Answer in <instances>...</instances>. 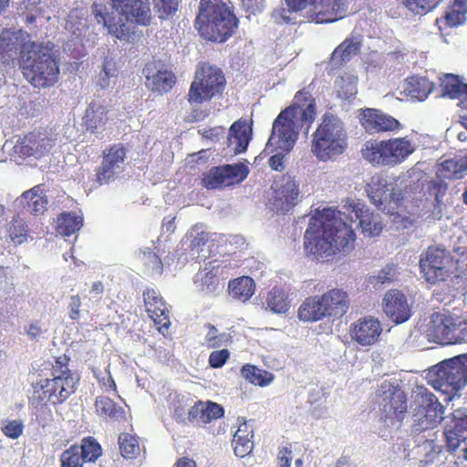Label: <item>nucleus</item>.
<instances>
[{"mask_svg":"<svg viewBox=\"0 0 467 467\" xmlns=\"http://www.w3.org/2000/svg\"><path fill=\"white\" fill-rule=\"evenodd\" d=\"M357 220L358 226L368 237L379 235L383 229L379 216L364 209V205L353 206L348 215L338 210L324 209L318 216H313L309 220L304 236L306 252L320 257H328L351 249L355 241L351 223Z\"/></svg>","mask_w":467,"mask_h":467,"instance_id":"obj_1","label":"nucleus"},{"mask_svg":"<svg viewBox=\"0 0 467 467\" xmlns=\"http://www.w3.org/2000/svg\"><path fill=\"white\" fill-rule=\"evenodd\" d=\"M316 117V104L311 95L305 90L297 92L292 106L279 113L274 120L271 136L266 149L275 148L276 152L268 160L269 166L275 171L285 169V153L289 152L303 131L307 134Z\"/></svg>","mask_w":467,"mask_h":467,"instance_id":"obj_2","label":"nucleus"},{"mask_svg":"<svg viewBox=\"0 0 467 467\" xmlns=\"http://www.w3.org/2000/svg\"><path fill=\"white\" fill-rule=\"evenodd\" d=\"M18 65L24 78L35 88L52 87L58 80V60L50 43H25L20 48Z\"/></svg>","mask_w":467,"mask_h":467,"instance_id":"obj_3","label":"nucleus"},{"mask_svg":"<svg viewBox=\"0 0 467 467\" xmlns=\"http://www.w3.org/2000/svg\"><path fill=\"white\" fill-rule=\"evenodd\" d=\"M238 24L230 1L200 0L195 26L202 37L223 43L233 36Z\"/></svg>","mask_w":467,"mask_h":467,"instance_id":"obj_4","label":"nucleus"},{"mask_svg":"<svg viewBox=\"0 0 467 467\" xmlns=\"http://www.w3.org/2000/svg\"><path fill=\"white\" fill-rule=\"evenodd\" d=\"M347 132L340 119L326 113L314 133L312 151L320 161H327L343 153L347 148Z\"/></svg>","mask_w":467,"mask_h":467,"instance_id":"obj_5","label":"nucleus"},{"mask_svg":"<svg viewBox=\"0 0 467 467\" xmlns=\"http://www.w3.org/2000/svg\"><path fill=\"white\" fill-rule=\"evenodd\" d=\"M59 371L53 374L52 379H46L34 385L33 400L37 405L44 406L50 402L53 405L61 404L67 400L76 390L79 380L76 373L70 371L65 364L59 360Z\"/></svg>","mask_w":467,"mask_h":467,"instance_id":"obj_6","label":"nucleus"},{"mask_svg":"<svg viewBox=\"0 0 467 467\" xmlns=\"http://www.w3.org/2000/svg\"><path fill=\"white\" fill-rule=\"evenodd\" d=\"M413 151L414 147L406 138L367 141L361 150L363 158L370 163L389 166L401 163Z\"/></svg>","mask_w":467,"mask_h":467,"instance_id":"obj_7","label":"nucleus"},{"mask_svg":"<svg viewBox=\"0 0 467 467\" xmlns=\"http://www.w3.org/2000/svg\"><path fill=\"white\" fill-rule=\"evenodd\" d=\"M225 78L223 71L215 66L202 64L195 72L192 82L188 101L192 106L210 100L215 95L223 92Z\"/></svg>","mask_w":467,"mask_h":467,"instance_id":"obj_8","label":"nucleus"},{"mask_svg":"<svg viewBox=\"0 0 467 467\" xmlns=\"http://www.w3.org/2000/svg\"><path fill=\"white\" fill-rule=\"evenodd\" d=\"M413 432H424L437 426L443 419L444 408L437 397L425 388H419L414 395Z\"/></svg>","mask_w":467,"mask_h":467,"instance_id":"obj_9","label":"nucleus"},{"mask_svg":"<svg viewBox=\"0 0 467 467\" xmlns=\"http://www.w3.org/2000/svg\"><path fill=\"white\" fill-rule=\"evenodd\" d=\"M432 371L438 389L444 393L458 392L467 385V353L442 360Z\"/></svg>","mask_w":467,"mask_h":467,"instance_id":"obj_10","label":"nucleus"},{"mask_svg":"<svg viewBox=\"0 0 467 467\" xmlns=\"http://www.w3.org/2000/svg\"><path fill=\"white\" fill-rule=\"evenodd\" d=\"M55 145V140L47 131H32L19 138L11 147V156L16 162L26 160H39L48 153Z\"/></svg>","mask_w":467,"mask_h":467,"instance_id":"obj_11","label":"nucleus"},{"mask_svg":"<svg viewBox=\"0 0 467 467\" xmlns=\"http://www.w3.org/2000/svg\"><path fill=\"white\" fill-rule=\"evenodd\" d=\"M126 158L127 149L122 144H115L104 150L102 161L95 170L92 187L97 189L119 180L125 170Z\"/></svg>","mask_w":467,"mask_h":467,"instance_id":"obj_12","label":"nucleus"},{"mask_svg":"<svg viewBox=\"0 0 467 467\" xmlns=\"http://www.w3.org/2000/svg\"><path fill=\"white\" fill-rule=\"evenodd\" d=\"M381 418L385 423L394 425L400 422L407 412V398L404 391L397 385L383 381L379 389Z\"/></svg>","mask_w":467,"mask_h":467,"instance_id":"obj_13","label":"nucleus"},{"mask_svg":"<svg viewBox=\"0 0 467 467\" xmlns=\"http://www.w3.org/2000/svg\"><path fill=\"white\" fill-rule=\"evenodd\" d=\"M370 201L379 211L386 214H394L403 199L402 192L396 190L394 183L388 182L382 175H374L367 185Z\"/></svg>","mask_w":467,"mask_h":467,"instance_id":"obj_14","label":"nucleus"},{"mask_svg":"<svg viewBox=\"0 0 467 467\" xmlns=\"http://www.w3.org/2000/svg\"><path fill=\"white\" fill-rule=\"evenodd\" d=\"M452 260L443 248L429 247L420 260V271L430 284L446 282Z\"/></svg>","mask_w":467,"mask_h":467,"instance_id":"obj_15","label":"nucleus"},{"mask_svg":"<svg viewBox=\"0 0 467 467\" xmlns=\"http://www.w3.org/2000/svg\"><path fill=\"white\" fill-rule=\"evenodd\" d=\"M273 196L269 199L268 208L276 213H286L291 211L300 201L299 183L292 176H283L280 181H275L272 186Z\"/></svg>","mask_w":467,"mask_h":467,"instance_id":"obj_16","label":"nucleus"},{"mask_svg":"<svg viewBox=\"0 0 467 467\" xmlns=\"http://www.w3.org/2000/svg\"><path fill=\"white\" fill-rule=\"evenodd\" d=\"M117 5L112 1L95 0L91 5V12L98 24H102L108 28L110 35L119 39H126L129 36V27L121 17L116 18Z\"/></svg>","mask_w":467,"mask_h":467,"instance_id":"obj_17","label":"nucleus"},{"mask_svg":"<svg viewBox=\"0 0 467 467\" xmlns=\"http://www.w3.org/2000/svg\"><path fill=\"white\" fill-rule=\"evenodd\" d=\"M440 82L442 97L460 100V122L467 130V84L453 74H444Z\"/></svg>","mask_w":467,"mask_h":467,"instance_id":"obj_18","label":"nucleus"},{"mask_svg":"<svg viewBox=\"0 0 467 467\" xmlns=\"http://www.w3.org/2000/svg\"><path fill=\"white\" fill-rule=\"evenodd\" d=\"M142 73L146 78V87L159 94L167 93L176 81L174 74L168 69H164L163 66L156 61L146 64Z\"/></svg>","mask_w":467,"mask_h":467,"instance_id":"obj_19","label":"nucleus"},{"mask_svg":"<svg viewBox=\"0 0 467 467\" xmlns=\"http://www.w3.org/2000/svg\"><path fill=\"white\" fill-rule=\"evenodd\" d=\"M119 10L128 22L140 26H150L157 17L150 0H126Z\"/></svg>","mask_w":467,"mask_h":467,"instance_id":"obj_20","label":"nucleus"},{"mask_svg":"<svg viewBox=\"0 0 467 467\" xmlns=\"http://www.w3.org/2000/svg\"><path fill=\"white\" fill-rule=\"evenodd\" d=\"M385 314L396 324L406 322L411 316L407 296L400 290L392 289L383 298Z\"/></svg>","mask_w":467,"mask_h":467,"instance_id":"obj_21","label":"nucleus"},{"mask_svg":"<svg viewBox=\"0 0 467 467\" xmlns=\"http://www.w3.org/2000/svg\"><path fill=\"white\" fill-rule=\"evenodd\" d=\"M349 0H319L314 6L312 20L317 24L333 23L344 18L348 13Z\"/></svg>","mask_w":467,"mask_h":467,"instance_id":"obj_22","label":"nucleus"},{"mask_svg":"<svg viewBox=\"0 0 467 467\" xmlns=\"http://www.w3.org/2000/svg\"><path fill=\"white\" fill-rule=\"evenodd\" d=\"M360 123L369 133L393 131L400 128V123L396 119L376 109H364Z\"/></svg>","mask_w":467,"mask_h":467,"instance_id":"obj_23","label":"nucleus"},{"mask_svg":"<svg viewBox=\"0 0 467 467\" xmlns=\"http://www.w3.org/2000/svg\"><path fill=\"white\" fill-rule=\"evenodd\" d=\"M447 447L456 451L462 442L467 440V408L459 409L452 412L451 423L445 428Z\"/></svg>","mask_w":467,"mask_h":467,"instance_id":"obj_24","label":"nucleus"},{"mask_svg":"<svg viewBox=\"0 0 467 467\" xmlns=\"http://www.w3.org/2000/svg\"><path fill=\"white\" fill-rule=\"evenodd\" d=\"M381 331V325L378 319L366 317L352 325L350 335L361 346H370L378 340Z\"/></svg>","mask_w":467,"mask_h":467,"instance_id":"obj_25","label":"nucleus"},{"mask_svg":"<svg viewBox=\"0 0 467 467\" xmlns=\"http://www.w3.org/2000/svg\"><path fill=\"white\" fill-rule=\"evenodd\" d=\"M22 209L34 216L43 214L48 205V198L41 185H36L26 191L16 200Z\"/></svg>","mask_w":467,"mask_h":467,"instance_id":"obj_26","label":"nucleus"},{"mask_svg":"<svg viewBox=\"0 0 467 467\" xmlns=\"http://www.w3.org/2000/svg\"><path fill=\"white\" fill-rule=\"evenodd\" d=\"M18 37L10 30L0 34V64L5 67H14L18 64L20 56Z\"/></svg>","mask_w":467,"mask_h":467,"instance_id":"obj_27","label":"nucleus"},{"mask_svg":"<svg viewBox=\"0 0 467 467\" xmlns=\"http://www.w3.org/2000/svg\"><path fill=\"white\" fill-rule=\"evenodd\" d=\"M321 297L329 317H342L350 305L348 293L340 288L330 289Z\"/></svg>","mask_w":467,"mask_h":467,"instance_id":"obj_28","label":"nucleus"},{"mask_svg":"<svg viewBox=\"0 0 467 467\" xmlns=\"http://www.w3.org/2000/svg\"><path fill=\"white\" fill-rule=\"evenodd\" d=\"M450 313L451 311L445 308L433 312L427 325L428 336L431 337L433 341L442 345H445L446 337L450 335L448 328Z\"/></svg>","mask_w":467,"mask_h":467,"instance_id":"obj_29","label":"nucleus"},{"mask_svg":"<svg viewBox=\"0 0 467 467\" xmlns=\"http://www.w3.org/2000/svg\"><path fill=\"white\" fill-rule=\"evenodd\" d=\"M107 112L103 105L91 101L83 118L87 130L99 137V134H101L104 130V126L108 120Z\"/></svg>","mask_w":467,"mask_h":467,"instance_id":"obj_30","label":"nucleus"},{"mask_svg":"<svg viewBox=\"0 0 467 467\" xmlns=\"http://www.w3.org/2000/svg\"><path fill=\"white\" fill-rule=\"evenodd\" d=\"M254 428L246 420H243L233 439L234 453L237 457L243 458L252 452L254 449Z\"/></svg>","mask_w":467,"mask_h":467,"instance_id":"obj_31","label":"nucleus"},{"mask_svg":"<svg viewBox=\"0 0 467 467\" xmlns=\"http://www.w3.org/2000/svg\"><path fill=\"white\" fill-rule=\"evenodd\" d=\"M448 327L450 335L446 337L445 345L467 342V318L462 315L460 310L451 311Z\"/></svg>","mask_w":467,"mask_h":467,"instance_id":"obj_32","label":"nucleus"},{"mask_svg":"<svg viewBox=\"0 0 467 467\" xmlns=\"http://www.w3.org/2000/svg\"><path fill=\"white\" fill-rule=\"evenodd\" d=\"M315 0H285L286 7L276 8L272 12V18L276 24H294L299 11L304 10Z\"/></svg>","mask_w":467,"mask_h":467,"instance_id":"obj_33","label":"nucleus"},{"mask_svg":"<svg viewBox=\"0 0 467 467\" xmlns=\"http://www.w3.org/2000/svg\"><path fill=\"white\" fill-rule=\"evenodd\" d=\"M252 129L245 120H237L232 124L228 133V144L234 145V151L241 153L246 150L251 140Z\"/></svg>","mask_w":467,"mask_h":467,"instance_id":"obj_34","label":"nucleus"},{"mask_svg":"<svg viewBox=\"0 0 467 467\" xmlns=\"http://www.w3.org/2000/svg\"><path fill=\"white\" fill-rule=\"evenodd\" d=\"M437 174L439 177L458 180L467 174V152L459 154L453 159L445 160L441 163Z\"/></svg>","mask_w":467,"mask_h":467,"instance_id":"obj_35","label":"nucleus"},{"mask_svg":"<svg viewBox=\"0 0 467 467\" xmlns=\"http://www.w3.org/2000/svg\"><path fill=\"white\" fill-rule=\"evenodd\" d=\"M434 84L426 77L412 76L404 83V93L413 100L423 101L433 90Z\"/></svg>","mask_w":467,"mask_h":467,"instance_id":"obj_36","label":"nucleus"},{"mask_svg":"<svg viewBox=\"0 0 467 467\" xmlns=\"http://www.w3.org/2000/svg\"><path fill=\"white\" fill-rule=\"evenodd\" d=\"M321 296H311L305 300L298 309V317L300 320L307 322L318 321L326 317H329Z\"/></svg>","mask_w":467,"mask_h":467,"instance_id":"obj_37","label":"nucleus"},{"mask_svg":"<svg viewBox=\"0 0 467 467\" xmlns=\"http://www.w3.org/2000/svg\"><path fill=\"white\" fill-rule=\"evenodd\" d=\"M422 432H413L412 438L404 444L405 457L409 460H419L425 455V452L433 445L434 440L427 438Z\"/></svg>","mask_w":467,"mask_h":467,"instance_id":"obj_38","label":"nucleus"},{"mask_svg":"<svg viewBox=\"0 0 467 467\" xmlns=\"http://www.w3.org/2000/svg\"><path fill=\"white\" fill-rule=\"evenodd\" d=\"M360 49L358 37L347 38L332 53L331 62L335 67H339L350 60Z\"/></svg>","mask_w":467,"mask_h":467,"instance_id":"obj_39","label":"nucleus"},{"mask_svg":"<svg viewBox=\"0 0 467 467\" xmlns=\"http://www.w3.org/2000/svg\"><path fill=\"white\" fill-rule=\"evenodd\" d=\"M228 288L234 298L245 302L254 295L255 284L253 278L242 276L231 281Z\"/></svg>","mask_w":467,"mask_h":467,"instance_id":"obj_40","label":"nucleus"},{"mask_svg":"<svg viewBox=\"0 0 467 467\" xmlns=\"http://www.w3.org/2000/svg\"><path fill=\"white\" fill-rule=\"evenodd\" d=\"M95 409L100 417L114 420H121L125 417L124 410L118 406L111 399L106 396L97 397Z\"/></svg>","mask_w":467,"mask_h":467,"instance_id":"obj_41","label":"nucleus"},{"mask_svg":"<svg viewBox=\"0 0 467 467\" xmlns=\"http://www.w3.org/2000/svg\"><path fill=\"white\" fill-rule=\"evenodd\" d=\"M83 225V217L72 213H64L57 218V233L63 236H70Z\"/></svg>","mask_w":467,"mask_h":467,"instance_id":"obj_42","label":"nucleus"},{"mask_svg":"<svg viewBox=\"0 0 467 467\" xmlns=\"http://www.w3.org/2000/svg\"><path fill=\"white\" fill-rule=\"evenodd\" d=\"M7 232L10 240L15 244H22L27 241L29 229L25 219L19 215L14 216L8 224Z\"/></svg>","mask_w":467,"mask_h":467,"instance_id":"obj_43","label":"nucleus"},{"mask_svg":"<svg viewBox=\"0 0 467 467\" xmlns=\"http://www.w3.org/2000/svg\"><path fill=\"white\" fill-rule=\"evenodd\" d=\"M266 305L274 313H285L289 308L288 296L282 288L274 287L267 294Z\"/></svg>","mask_w":467,"mask_h":467,"instance_id":"obj_44","label":"nucleus"},{"mask_svg":"<svg viewBox=\"0 0 467 467\" xmlns=\"http://www.w3.org/2000/svg\"><path fill=\"white\" fill-rule=\"evenodd\" d=\"M467 13V0H453L452 6L446 11L444 19L450 26H458L465 23Z\"/></svg>","mask_w":467,"mask_h":467,"instance_id":"obj_45","label":"nucleus"},{"mask_svg":"<svg viewBox=\"0 0 467 467\" xmlns=\"http://www.w3.org/2000/svg\"><path fill=\"white\" fill-rule=\"evenodd\" d=\"M150 2L157 17L164 21L172 18L176 15L182 0H151Z\"/></svg>","mask_w":467,"mask_h":467,"instance_id":"obj_46","label":"nucleus"},{"mask_svg":"<svg viewBox=\"0 0 467 467\" xmlns=\"http://www.w3.org/2000/svg\"><path fill=\"white\" fill-rule=\"evenodd\" d=\"M202 185L208 189H217L223 186H229L223 166L213 167L202 177Z\"/></svg>","mask_w":467,"mask_h":467,"instance_id":"obj_47","label":"nucleus"},{"mask_svg":"<svg viewBox=\"0 0 467 467\" xmlns=\"http://www.w3.org/2000/svg\"><path fill=\"white\" fill-rule=\"evenodd\" d=\"M118 77V68L112 58L105 57L101 71L97 79V85L101 88H109L112 82H115Z\"/></svg>","mask_w":467,"mask_h":467,"instance_id":"obj_48","label":"nucleus"},{"mask_svg":"<svg viewBox=\"0 0 467 467\" xmlns=\"http://www.w3.org/2000/svg\"><path fill=\"white\" fill-rule=\"evenodd\" d=\"M78 449L83 462H94L102 453L101 446L92 437L84 438L82 444L78 446Z\"/></svg>","mask_w":467,"mask_h":467,"instance_id":"obj_49","label":"nucleus"},{"mask_svg":"<svg viewBox=\"0 0 467 467\" xmlns=\"http://www.w3.org/2000/svg\"><path fill=\"white\" fill-rule=\"evenodd\" d=\"M241 373L242 376L250 383L258 386L267 385L273 378L271 374H268L266 371L261 370L253 365L244 366Z\"/></svg>","mask_w":467,"mask_h":467,"instance_id":"obj_50","label":"nucleus"},{"mask_svg":"<svg viewBox=\"0 0 467 467\" xmlns=\"http://www.w3.org/2000/svg\"><path fill=\"white\" fill-rule=\"evenodd\" d=\"M119 445L121 455L126 459H133L140 453L137 438L129 433H121L119 436Z\"/></svg>","mask_w":467,"mask_h":467,"instance_id":"obj_51","label":"nucleus"},{"mask_svg":"<svg viewBox=\"0 0 467 467\" xmlns=\"http://www.w3.org/2000/svg\"><path fill=\"white\" fill-rule=\"evenodd\" d=\"M415 15H426L434 10L443 0H400Z\"/></svg>","mask_w":467,"mask_h":467,"instance_id":"obj_52","label":"nucleus"},{"mask_svg":"<svg viewBox=\"0 0 467 467\" xmlns=\"http://www.w3.org/2000/svg\"><path fill=\"white\" fill-rule=\"evenodd\" d=\"M229 185L243 182L249 173V169L245 164L235 163L223 165Z\"/></svg>","mask_w":467,"mask_h":467,"instance_id":"obj_53","label":"nucleus"},{"mask_svg":"<svg viewBox=\"0 0 467 467\" xmlns=\"http://www.w3.org/2000/svg\"><path fill=\"white\" fill-rule=\"evenodd\" d=\"M358 78L355 76L342 77L337 84L338 97L344 99H351L358 92L357 88Z\"/></svg>","mask_w":467,"mask_h":467,"instance_id":"obj_54","label":"nucleus"},{"mask_svg":"<svg viewBox=\"0 0 467 467\" xmlns=\"http://www.w3.org/2000/svg\"><path fill=\"white\" fill-rule=\"evenodd\" d=\"M61 467H82V457L78 445H73L64 451L60 456Z\"/></svg>","mask_w":467,"mask_h":467,"instance_id":"obj_55","label":"nucleus"},{"mask_svg":"<svg viewBox=\"0 0 467 467\" xmlns=\"http://www.w3.org/2000/svg\"><path fill=\"white\" fill-rule=\"evenodd\" d=\"M208 331L204 337V344L210 348H216L226 340L225 334H219L218 329L212 324H206Z\"/></svg>","mask_w":467,"mask_h":467,"instance_id":"obj_56","label":"nucleus"},{"mask_svg":"<svg viewBox=\"0 0 467 467\" xmlns=\"http://www.w3.org/2000/svg\"><path fill=\"white\" fill-rule=\"evenodd\" d=\"M186 240H183V244L190 241L189 248L192 252V255L194 256L196 254H199L202 250V246L205 245L208 241V234L205 232L197 233L195 236H193L192 232L187 234L185 237Z\"/></svg>","mask_w":467,"mask_h":467,"instance_id":"obj_57","label":"nucleus"},{"mask_svg":"<svg viewBox=\"0 0 467 467\" xmlns=\"http://www.w3.org/2000/svg\"><path fill=\"white\" fill-rule=\"evenodd\" d=\"M206 404L202 401L196 402L189 410L188 419L191 422H196L197 424H206Z\"/></svg>","mask_w":467,"mask_h":467,"instance_id":"obj_58","label":"nucleus"},{"mask_svg":"<svg viewBox=\"0 0 467 467\" xmlns=\"http://www.w3.org/2000/svg\"><path fill=\"white\" fill-rule=\"evenodd\" d=\"M243 9L250 15L257 16L263 13L266 7V0H241Z\"/></svg>","mask_w":467,"mask_h":467,"instance_id":"obj_59","label":"nucleus"},{"mask_svg":"<svg viewBox=\"0 0 467 467\" xmlns=\"http://www.w3.org/2000/svg\"><path fill=\"white\" fill-rule=\"evenodd\" d=\"M398 270L394 265H388L377 275V283L381 285L393 282L398 276Z\"/></svg>","mask_w":467,"mask_h":467,"instance_id":"obj_60","label":"nucleus"},{"mask_svg":"<svg viewBox=\"0 0 467 467\" xmlns=\"http://www.w3.org/2000/svg\"><path fill=\"white\" fill-rule=\"evenodd\" d=\"M230 357L228 349L214 350L210 354L209 364L213 368H222Z\"/></svg>","mask_w":467,"mask_h":467,"instance_id":"obj_61","label":"nucleus"},{"mask_svg":"<svg viewBox=\"0 0 467 467\" xmlns=\"http://www.w3.org/2000/svg\"><path fill=\"white\" fill-rule=\"evenodd\" d=\"M147 312L150 314V317L159 318V323L168 320L169 311L162 298L160 300V303H157L155 306H148Z\"/></svg>","mask_w":467,"mask_h":467,"instance_id":"obj_62","label":"nucleus"},{"mask_svg":"<svg viewBox=\"0 0 467 467\" xmlns=\"http://www.w3.org/2000/svg\"><path fill=\"white\" fill-rule=\"evenodd\" d=\"M441 451V447L434 441L433 445L425 452V455L420 459V467L433 464L439 458Z\"/></svg>","mask_w":467,"mask_h":467,"instance_id":"obj_63","label":"nucleus"},{"mask_svg":"<svg viewBox=\"0 0 467 467\" xmlns=\"http://www.w3.org/2000/svg\"><path fill=\"white\" fill-rule=\"evenodd\" d=\"M24 426L18 420H12L2 428L3 432L11 439H17L23 432Z\"/></svg>","mask_w":467,"mask_h":467,"instance_id":"obj_64","label":"nucleus"}]
</instances>
